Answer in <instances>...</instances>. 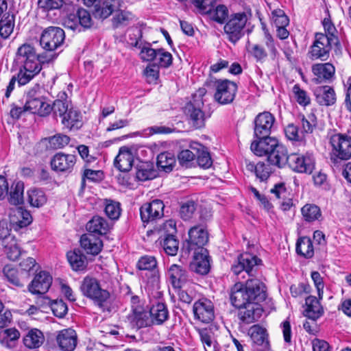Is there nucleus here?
Masks as SVG:
<instances>
[{"label":"nucleus","mask_w":351,"mask_h":351,"mask_svg":"<svg viewBox=\"0 0 351 351\" xmlns=\"http://www.w3.org/2000/svg\"><path fill=\"white\" fill-rule=\"evenodd\" d=\"M56 58L54 53L45 56L38 55L35 49L29 44L21 45L17 51V61L23 64L18 73L17 82L19 86L27 84L41 70L40 63L49 62Z\"/></svg>","instance_id":"nucleus-1"},{"label":"nucleus","mask_w":351,"mask_h":351,"mask_svg":"<svg viewBox=\"0 0 351 351\" xmlns=\"http://www.w3.org/2000/svg\"><path fill=\"white\" fill-rule=\"evenodd\" d=\"M266 298L265 284L256 278L247 279L245 284L237 282L230 289V299L234 307L243 306L249 302L259 304Z\"/></svg>","instance_id":"nucleus-2"},{"label":"nucleus","mask_w":351,"mask_h":351,"mask_svg":"<svg viewBox=\"0 0 351 351\" xmlns=\"http://www.w3.org/2000/svg\"><path fill=\"white\" fill-rule=\"evenodd\" d=\"M250 149L256 156H266L270 165L280 169L287 165L289 156L287 149L275 138L254 141Z\"/></svg>","instance_id":"nucleus-3"},{"label":"nucleus","mask_w":351,"mask_h":351,"mask_svg":"<svg viewBox=\"0 0 351 351\" xmlns=\"http://www.w3.org/2000/svg\"><path fill=\"white\" fill-rule=\"evenodd\" d=\"M250 149L256 156H266L270 165L280 169L287 165L289 156L287 149L275 138L254 141Z\"/></svg>","instance_id":"nucleus-4"},{"label":"nucleus","mask_w":351,"mask_h":351,"mask_svg":"<svg viewBox=\"0 0 351 351\" xmlns=\"http://www.w3.org/2000/svg\"><path fill=\"white\" fill-rule=\"evenodd\" d=\"M80 289L84 296L91 300L103 311H110L108 306L110 293L108 290L101 288L97 278L86 276L82 281Z\"/></svg>","instance_id":"nucleus-5"},{"label":"nucleus","mask_w":351,"mask_h":351,"mask_svg":"<svg viewBox=\"0 0 351 351\" xmlns=\"http://www.w3.org/2000/svg\"><path fill=\"white\" fill-rule=\"evenodd\" d=\"M338 43V38L332 34L316 33L315 40L308 49V57L311 60L326 61L329 58L332 46Z\"/></svg>","instance_id":"nucleus-6"},{"label":"nucleus","mask_w":351,"mask_h":351,"mask_svg":"<svg viewBox=\"0 0 351 351\" xmlns=\"http://www.w3.org/2000/svg\"><path fill=\"white\" fill-rule=\"evenodd\" d=\"M43 92L44 89L36 84L26 93L25 109L40 117L47 116L52 111L51 105L43 95Z\"/></svg>","instance_id":"nucleus-7"},{"label":"nucleus","mask_w":351,"mask_h":351,"mask_svg":"<svg viewBox=\"0 0 351 351\" xmlns=\"http://www.w3.org/2000/svg\"><path fill=\"white\" fill-rule=\"evenodd\" d=\"M330 144L332 147L330 158L332 163L337 164L351 158L350 136L341 133L335 134L330 138Z\"/></svg>","instance_id":"nucleus-8"},{"label":"nucleus","mask_w":351,"mask_h":351,"mask_svg":"<svg viewBox=\"0 0 351 351\" xmlns=\"http://www.w3.org/2000/svg\"><path fill=\"white\" fill-rule=\"evenodd\" d=\"M247 20V15L245 12H238L230 15L223 27L224 32L229 41L236 43L244 36V28Z\"/></svg>","instance_id":"nucleus-9"},{"label":"nucleus","mask_w":351,"mask_h":351,"mask_svg":"<svg viewBox=\"0 0 351 351\" xmlns=\"http://www.w3.org/2000/svg\"><path fill=\"white\" fill-rule=\"evenodd\" d=\"M208 242V233L201 226H195L189 230V239L183 244L182 251L185 254L191 252L206 249L204 246Z\"/></svg>","instance_id":"nucleus-10"},{"label":"nucleus","mask_w":351,"mask_h":351,"mask_svg":"<svg viewBox=\"0 0 351 351\" xmlns=\"http://www.w3.org/2000/svg\"><path fill=\"white\" fill-rule=\"evenodd\" d=\"M65 34L62 28L51 26L43 31L40 45L45 51L53 52L63 44Z\"/></svg>","instance_id":"nucleus-11"},{"label":"nucleus","mask_w":351,"mask_h":351,"mask_svg":"<svg viewBox=\"0 0 351 351\" xmlns=\"http://www.w3.org/2000/svg\"><path fill=\"white\" fill-rule=\"evenodd\" d=\"M92 19L89 12L83 8L77 10L76 13L68 14L63 21L65 28L80 32L92 26Z\"/></svg>","instance_id":"nucleus-12"},{"label":"nucleus","mask_w":351,"mask_h":351,"mask_svg":"<svg viewBox=\"0 0 351 351\" xmlns=\"http://www.w3.org/2000/svg\"><path fill=\"white\" fill-rule=\"evenodd\" d=\"M214 99L221 105L231 104L237 92V85L228 80H217L215 82Z\"/></svg>","instance_id":"nucleus-13"},{"label":"nucleus","mask_w":351,"mask_h":351,"mask_svg":"<svg viewBox=\"0 0 351 351\" xmlns=\"http://www.w3.org/2000/svg\"><path fill=\"white\" fill-rule=\"evenodd\" d=\"M205 93V89H199L198 99H195L193 102L187 104L185 107V113L189 117L191 123L195 129H200L205 125V115L202 110L204 102L201 98Z\"/></svg>","instance_id":"nucleus-14"},{"label":"nucleus","mask_w":351,"mask_h":351,"mask_svg":"<svg viewBox=\"0 0 351 351\" xmlns=\"http://www.w3.org/2000/svg\"><path fill=\"white\" fill-rule=\"evenodd\" d=\"M275 117L269 112L258 114L254 120V136L256 141L272 138L269 136Z\"/></svg>","instance_id":"nucleus-15"},{"label":"nucleus","mask_w":351,"mask_h":351,"mask_svg":"<svg viewBox=\"0 0 351 351\" xmlns=\"http://www.w3.org/2000/svg\"><path fill=\"white\" fill-rule=\"evenodd\" d=\"M252 341V351H270L267 330L258 324L252 326L247 332Z\"/></svg>","instance_id":"nucleus-16"},{"label":"nucleus","mask_w":351,"mask_h":351,"mask_svg":"<svg viewBox=\"0 0 351 351\" xmlns=\"http://www.w3.org/2000/svg\"><path fill=\"white\" fill-rule=\"evenodd\" d=\"M261 263V259L256 256L245 252L239 256L237 264L233 265L231 270L236 275L245 271L250 276H254V267Z\"/></svg>","instance_id":"nucleus-17"},{"label":"nucleus","mask_w":351,"mask_h":351,"mask_svg":"<svg viewBox=\"0 0 351 351\" xmlns=\"http://www.w3.org/2000/svg\"><path fill=\"white\" fill-rule=\"evenodd\" d=\"M287 165L298 173H311L314 169L315 160L311 155H302L296 153L289 156Z\"/></svg>","instance_id":"nucleus-18"},{"label":"nucleus","mask_w":351,"mask_h":351,"mask_svg":"<svg viewBox=\"0 0 351 351\" xmlns=\"http://www.w3.org/2000/svg\"><path fill=\"white\" fill-rule=\"evenodd\" d=\"M194 317L203 323H210L215 317L213 302L206 298H201L196 301L193 307Z\"/></svg>","instance_id":"nucleus-19"},{"label":"nucleus","mask_w":351,"mask_h":351,"mask_svg":"<svg viewBox=\"0 0 351 351\" xmlns=\"http://www.w3.org/2000/svg\"><path fill=\"white\" fill-rule=\"evenodd\" d=\"M165 205L160 199H154L151 202L143 204L140 208L141 220L148 223L161 218L164 215Z\"/></svg>","instance_id":"nucleus-20"},{"label":"nucleus","mask_w":351,"mask_h":351,"mask_svg":"<svg viewBox=\"0 0 351 351\" xmlns=\"http://www.w3.org/2000/svg\"><path fill=\"white\" fill-rule=\"evenodd\" d=\"M130 326L138 330L152 326L149 314L142 305L133 306L132 312L127 317Z\"/></svg>","instance_id":"nucleus-21"},{"label":"nucleus","mask_w":351,"mask_h":351,"mask_svg":"<svg viewBox=\"0 0 351 351\" xmlns=\"http://www.w3.org/2000/svg\"><path fill=\"white\" fill-rule=\"evenodd\" d=\"M76 163V156L63 152L56 154L51 160V169L57 172L70 173Z\"/></svg>","instance_id":"nucleus-22"},{"label":"nucleus","mask_w":351,"mask_h":351,"mask_svg":"<svg viewBox=\"0 0 351 351\" xmlns=\"http://www.w3.org/2000/svg\"><path fill=\"white\" fill-rule=\"evenodd\" d=\"M193 259L190 263V269L192 271L199 274H207L210 269L209 253L207 249H200V251L193 252Z\"/></svg>","instance_id":"nucleus-23"},{"label":"nucleus","mask_w":351,"mask_h":351,"mask_svg":"<svg viewBox=\"0 0 351 351\" xmlns=\"http://www.w3.org/2000/svg\"><path fill=\"white\" fill-rule=\"evenodd\" d=\"M237 308L239 309L238 313L239 319L246 324L257 322L263 313L261 305L256 303L249 302L243 306Z\"/></svg>","instance_id":"nucleus-24"},{"label":"nucleus","mask_w":351,"mask_h":351,"mask_svg":"<svg viewBox=\"0 0 351 351\" xmlns=\"http://www.w3.org/2000/svg\"><path fill=\"white\" fill-rule=\"evenodd\" d=\"M165 229L170 228L168 230L169 233L167 234L163 239L162 247L165 253L169 256H176L179 249V241L176 239L174 234L176 232V223L169 220L164 224Z\"/></svg>","instance_id":"nucleus-25"},{"label":"nucleus","mask_w":351,"mask_h":351,"mask_svg":"<svg viewBox=\"0 0 351 351\" xmlns=\"http://www.w3.org/2000/svg\"><path fill=\"white\" fill-rule=\"evenodd\" d=\"M56 340L61 351H73L77 343V335L71 328L64 329L58 332Z\"/></svg>","instance_id":"nucleus-26"},{"label":"nucleus","mask_w":351,"mask_h":351,"mask_svg":"<svg viewBox=\"0 0 351 351\" xmlns=\"http://www.w3.org/2000/svg\"><path fill=\"white\" fill-rule=\"evenodd\" d=\"M122 3L123 0H104L95 4L93 14L97 19H106L119 10Z\"/></svg>","instance_id":"nucleus-27"},{"label":"nucleus","mask_w":351,"mask_h":351,"mask_svg":"<svg viewBox=\"0 0 351 351\" xmlns=\"http://www.w3.org/2000/svg\"><path fill=\"white\" fill-rule=\"evenodd\" d=\"M51 283L52 278L49 274L46 271H40L36 275L29 285L28 289L33 294L43 295L49 290Z\"/></svg>","instance_id":"nucleus-28"},{"label":"nucleus","mask_w":351,"mask_h":351,"mask_svg":"<svg viewBox=\"0 0 351 351\" xmlns=\"http://www.w3.org/2000/svg\"><path fill=\"white\" fill-rule=\"evenodd\" d=\"M313 93L316 102L320 106H330L336 103L335 91L330 86H317L314 89Z\"/></svg>","instance_id":"nucleus-29"},{"label":"nucleus","mask_w":351,"mask_h":351,"mask_svg":"<svg viewBox=\"0 0 351 351\" xmlns=\"http://www.w3.org/2000/svg\"><path fill=\"white\" fill-rule=\"evenodd\" d=\"M312 71L316 76L314 81L317 84L331 81L335 76V68L330 63H318L313 65Z\"/></svg>","instance_id":"nucleus-30"},{"label":"nucleus","mask_w":351,"mask_h":351,"mask_svg":"<svg viewBox=\"0 0 351 351\" xmlns=\"http://www.w3.org/2000/svg\"><path fill=\"white\" fill-rule=\"evenodd\" d=\"M170 282L175 289L181 288L189 280L188 271L182 265L173 264L167 271Z\"/></svg>","instance_id":"nucleus-31"},{"label":"nucleus","mask_w":351,"mask_h":351,"mask_svg":"<svg viewBox=\"0 0 351 351\" xmlns=\"http://www.w3.org/2000/svg\"><path fill=\"white\" fill-rule=\"evenodd\" d=\"M143 32L139 30L138 37L134 44V47L140 49L139 56L143 62H152L157 58L158 49L152 47L149 42H143Z\"/></svg>","instance_id":"nucleus-32"},{"label":"nucleus","mask_w":351,"mask_h":351,"mask_svg":"<svg viewBox=\"0 0 351 351\" xmlns=\"http://www.w3.org/2000/svg\"><path fill=\"white\" fill-rule=\"evenodd\" d=\"M152 325H162L169 319V311L167 305L162 302L153 304L148 311Z\"/></svg>","instance_id":"nucleus-33"},{"label":"nucleus","mask_w":351,"mask_h":351,"mask_svg":"<svg viewBox=\"0 0 351 351\" xmlns=\"http://www.w3.org/2000/svg\"><path fill=\"white\" fill-rule=\"evenodd\" d=\"M133 155L127 147H121L118 155L116 156L114 165L120 171L128 172L133 165Z\"/></svg>","instance_id":"nucleus-34"},{"label":"nucleus","mask_w":351,"mask_h":351,"mask_svg":"<svg viewBox=\"0 0 351 351\" xmlns=\"http://www.w3.org/2000/svg\"><path fill=\"white\" fill-rule=\"evenodd\" d=\"M80 245L87 254L93 255L98 254L103 247L101 240L90 234H84L81 237Z\"/></svg>","instance_id":"nucleus-35"},{"label":"nucleus","mask_w":351,"mask_h":351,"mask_svg":"<svg viewBox=\"0 0 351 351\" xmlns=\"http://www.w3.org/2000/svg\"><path fill=\"white\" fill-rule=\"evenodd\" d=\"M306 308L304 316L315 322L324 313V309L320 304L319 300L313 295L306 298Z\"/></svg>","instance_id":"nucleus-36"},{"label":"nucleus","mask_w":351,"mask_h":351,"mask_svg":"<svg viewBox=\"0 0 351 351\" xmlns=\"http://www.w3.org/2000/svg\"><path fill=\"white\" fill-rule=\"evenodd\" d=\"M62 124L70 130H78L82 126L81 113L71 108L62 119Z\"/></svg>","instance_id":"nucleus-37"},{"label":"nucleus","mask_w":351,"mask_h":351,"mask_svg":"<svg viewBox=\"0 0 351 351\" xmlns=\"http://www.w3.org/2000/svg\"><path fill=\"white\" fill-rule=\"evenodd\" d=\"M44 341L45 337L43 332L37 328L30 329L23 337L25 346L30 349L39 348Z\"/></svg>","instance_id":"nucleus-38"},{"label":"nucleus","mask_w":351,"mask_h":351,"mask_svg":"<svg viewBox=\"0 0 351 351\" xmlns=\"http://www.w3.org/2000/svg\"><path fill=\"white\" fill-rule=\"evenodd\" d=\"M68 261L75 271H82L86 267V258L79 249L67 252Z\"/></svg>","instance_id":"nucleus-39"},{"label":"nucleus","mask_w":351,"mask_h":351,"mask_svg":"<svg viewBox=\"0 0 351 351\" xmlns=\"http://www.w3.org/2000/svg\"><path fill=\"white\" fill-rule=\"evenodd\" d=\"M86 230L92 233L105 234L108 230V223L105 219L94 216L86 226Z\"/></svg>","instance_id":"nucleus-40"},{"label":"nucleus","mask_w":351,"mask_h":351,"mask_svg":"<svg viewBox=\"0 0 351 351\" xmlns=\"http://www.w3.org/2000/svg\"><path fill=\"white\" fill-rule=\"evenodd\" d=\"M302 219L307 223H312L322 218L320 208L314 204H306L301 208Z\"/></svg>","instance_id":"nucleus-41"},{"label":"nucleus","mask_w":351,"mask_h":351,"mask_svg":"<svg viewBox=\"0 0 351 351\" xmlns=\"http://www.w3.org/2000/svg\"><path fill=\"white\" fill-rule=\"evenodd\" d=\"M295 250L298 254L306 258H312L314 255L313 243L309 237H303L298 239Z\"/></svg>","instance_id":"nucleus-42"},{"label":"nucleus","mask_w":351,"mask_h":351,"mask_svg":"<svg viewBox=\"0 0 351 351\" xmlns=\"http://www.w3.org/2000/svg\"><path fill=\"white\" fill-rule=\"evenodd\" d=\"M40 299L43 304L50 306L55 316L62 318L67 313V305L62 300H51L47 297H43Z\"/></svg>","instance_id":"nucleus-43"},{"label":"nucleus","mask_w":351,"mask_h":351,"mask_svg":"<svg viewBox=\"0 0 351 351\" xmlns=\"http://www.w3.org/2000/svg\"><path fill=\"white\" fill-rule=\"evenodd\" d=\"M14 16L5 13L0 20V36L4 39L9 38L14 27Z\"/></svg>","instance_id":"nucleus-44"},{"label":"nucleus","mask_w":351,"mask_h":351,"mask_svg":"<svg viewBox=\"0 0 351 351\" xmlns=\"http://www.w3.org/2000/svg\"><path fill=\"white\" fill-rule=\"evenodd\" d=\"M156 164L158 169L169 172L172 171L176 164V158L171 152H162L158 156Z\"/></svg>","instance_id":"nucleus-45"},{"label":"nucleus","mask_w":351,"mask_h":351,"mask_svg":"<svg viewBox=\"0 0 351 351\" xmlns=\"http://www.w3.org/2000/svg\"><path fill=\"white\" fill-rule=\"evenodd\" d=\"M24 184L21 181L16 182L11 186L9 202L13 205H20L23 203Z\"/></svg>","instance_id":"nucleus-46"},{"label":"nucleus","mask_w":351,"mask_h":351,"mask_svg":"<svg viewBox=\"0 0 351 351\" xmlns=\"http://www.w3.org/2000/svg\"><path fill=\"white\" fill-rule=\"evenodd\" d=\"M197 202L193 199L182 202L179 210L180 217L184 221L191 219L197 209Z\"/></svg>","instance_id":"nucleus-47"},{"label":"nucleus","mask_w":351,"mask_h":351,"mask_svg":"<svg viewBox=\"0 0 351 351\" xmlns=\"http://www.w3.org/2000/svg\"><path fill=\"white\" fill-rule=\"evenodd\" d=\"M136 21L135 15L131 12L121 10L112 18V25L115 28L121 26H126L131 22Z\"/></svg>","instance_id":"nucleus-48"},{"label":"nucleus","mask_w":351,"mask_h":351,"mask_svg":"<svg viewBox=\"0 0 351 351\" xmlns=\"http://www.w3.org/2000/svg\"><path fill=\"white\" fill-rule=\"evenodd\" d=\"M28 201L32 206L40 207L47 202V197L43 191L32 189L27 191Z\"/></svg>","instance_id":"nucleus-49"},{"label":"nucleus","mask_w":351,"mask_h":351,"mask_svg":"<svg viewBox=\"0 0 351 351\" xmlns=\"http://www.w3.org/2000/svg\"><path fill=\"white\" fill-rule=\"evenodd\" d=\"M3 272L7 280L13 286L20 288L24 286L23 282L18 276L19 272L17 269L11 265H5L3 267Z\"/></svg>","instance_id":"nucleus-50"},{"label":"nucleus","mask_w":351,"mask_h":351,"mask_svg":"<svg viewBox=\"0 0 351 351\" xmlns=\"http://www.w3.org/2000/svg\"><path fill=\"white\" fill-rule=\"evenodd\" d=\"M298 118L300 119L302 132L307 134L313 132L314 128L317 125V117L314 113H310L306 117L304 114H299Z\"/></svg>","instance_id":"nucleus-51"},{"label":"nucleus","mask_w":351,"mask_h":351,"mask_svg":"<svg viewBox=\"0 0 351 351\" xmlns=\"http://www.w3.org/2000/svg\"><path fill=\"white\" fill-rule=\"evenodd\" d=\"M49 146L53 149H62L70 142V137L62 134H57L47 138Z\"/></svg>","instance_id":"nucleus-52"},{"label":"nucleus","mask_w":351,"mask_h":351,"mask_svg":"<svg viewBox=\"0 0 351 351\" xmlns=\"http://www.w3.org/2000/svg\"><path fill=\"white\" fill-rule=\"evenodd\" d=\"M104 211L110 219H117L121 215L120 203L111 199H106Z\"/></svg>","instance_id":"nucleus-53"},{"label":"nucleus","mask_w":351,"mask_h":351,"mask_svg":"<svg viewBox=\"0 0 351 351\" xmlns=\"http://www.w3.org/2000/svg\"><path fill=\"white\" fill-rule=\"evenodd\" d=\"M136 178L141 181L152 180L156 176V171L149 168V165L143 163L137 167Z\"/></svg>","instance_id":"nucleus-54"},{"label":"nucleus","mask_w":351,"mask_h":351,"mask_svg":"<svg viewBox=\"0 0 351 351\" xmlns=\"http://www.w3.org/2000/svg\"><path fill=\"white\" fill-rule=\"evenodd\" d=\"M210 19L214 21L223 24L228 17V10L224 5H218L215 9L208 12Z\"/></svg>","instance_id":"nucleus-55"},{"label":"nucleus","mask_w":351,"mask_h":351,"mask_svg":"<svg viewBox=\"0 0 351 351\" xmlns=\"http://www.w3.org/2000/svg\"><path fill=\"white\" fill-rule=\"evenodd\" d=\"M137 267L140 270H150L155 274L157 271V261L154 256H142L137 263Z\"/></svg>","instance_id":"nucleus-56"},{"label":"nucleus","mask_w":351,"mask_h":351,"mask_svg":"<svg viewBox=\"0 0 351 351\" xmlns=\"http://www.w3.org/2000/svg\"><path fill=\"white\" fill-rule=\"evenodd\" d=\"M293 93L296 101L302 106H307L311 104V98L306 91L302 89L299 84H296L293 87Z\"/></svg>","instance_id":"nucleus-57"},{"label":"nucleus","mask_w":351,"mask_h":351,"mask_svg":"<svg viewBox=\"0 0 351 351\" xmlns=\"http://www.w3.org/2000/svg\"><path fill=\"white\" fill-rule=\"evenodd\" d=\"M197 12L202 14H207L213 10L216 0H191Z\"/></svg>","instance_id":"nucleus-58"},{"label":"nucleus","mask_w":351,"mask_h":351,"mask_svg":"<svg viewBox=\"0 0 351 351\" xmlns=\"http://www.w3.org/2000/svg\"><path fill=\"white\" fill-rule=\"evenodd\" d=\"M19 337L20 332L14 328L5 329L0 333V338L2 342H5L8 347L12 346L9 342H14L18 340Z\"/></svg>","instance_id":"nucleus-59"},{"label":"nucleus","mask_w":351,"mask_h":351,"mask_svg":"<svg viewBox=\"0 0 351 351\" xmlns=\"http://www.w3.org/2000/svg\"><path fill=\"white\" fill-rule=\"evenodd\" d=\"M157 58L155 60L158 61L160 66L163 68H168L172 64V55L166 51L164 49H158Z\"/></svg>","instance_id":"nucleus-60"},{"label":"nucleus","mask_w":351,"mask_h":351,"mask_svg":"<svg viewBox=\"0 0 351 351\" xmlns=\"http://www.w3.org/2000/svg\"><path fill=\"white\" fill-rule=\"evenodd\" d=\"M195 154L191 149H183L178 155V159L180 164L188 167L189 164L195 159Z\"/></svg>","instance_id":"nucleus-61"},{"label":"nucleus","mask_w":351,"mask_h":351,"mask_svg":"<svg viewBox=\"0 0 351 351\" xmlns=\"http://www.w3.org/2000/svg\"><path fill=\"white\" fill-rule=\"evenodd\" d=\"M271 172L269 165L263 162H259L256 164V176L261 181H265L268 179Z\"/></svg>","instance_id":"nucleus-62"},{"label":"nucleus","mask_w":351,"mask_h":351,"mask_svg":"<svg viewBox=\"0 0 351 351\" xmlns=\"http://www.w3.org/2000/svg\"><path fill=\"white\" fill-rule=\"evenodd\" d=\"M16 213L18 217L22 218L21 219H19L17 221H14L19 228L26 227L30 224L32 222V216L28 211L24 210L20 207L17 208Z\"/></svg>","instance_id":"nucleus-63"},{"label":"nucleus","mask_w":351,"mask_h":351,"mask_svg":"<svg viewBox=\"0 0 351 351\" xmlns=\"http://www.w3.org/2000/svg\"><path fill=\"white\" fill-rule=\"evenodd\" d=\"M52 110L56 116H60L63 119V117L69 110L68 104L66 101L62 100L57 99L54 101L53 106H51Z\"/></svg>","instance_id":"nucleus-64"}]
</instances>
